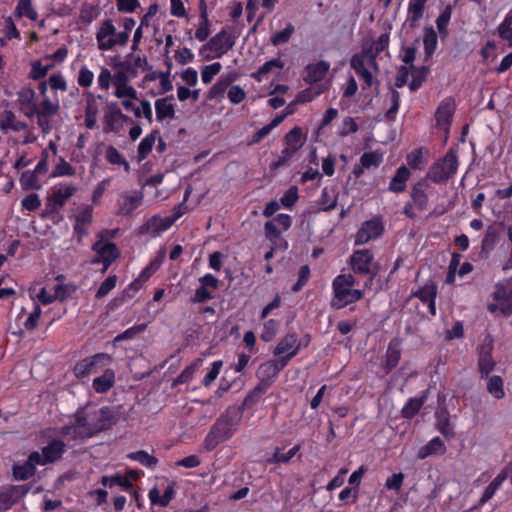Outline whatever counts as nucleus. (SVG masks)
<instances>
[{
	"mask_svg": "<svg viewBox=\"0 0 512 512\" xmlns=\"http://www.w3.org/2000/svg\"><path fill=\"white\" fill-rule=\"evenodd\" d=\"M355 277L351 273H341L332 281V299L330 306L339 310L364 297L366 289H354Z\"/></svg>",
	"mask_w": 512,
	"mask_h": 512,
	"instance_id": "1",
	"label": "nucleus"
},
{
	"mask_svg": "<svg viewBox=\"0 0 512 512\" xmlns=\"http://www.w3.org/2000/svg\"><path fill=\"white\" fill-rule=\"evenodd\" d=\"M459 167L458 148L450 147L446 154L436 160L428 169L426 176L418 180V187L425 186L428 181L434 184H445L457 174Z\"/></svg>",
	"mask_w": 512,
	"mask_h": 512,
	"instance_id": "2",
	"label": "nucleus"
},
{
	"mask_svg": "<svg viewBox=\"0 0 512 512\" xmlns=\"http://www.w3.org/2000/svg\"><path fill=\"white\" fill-rule=\"evenodd\" d=\"M240 422L237 413L231 415L229 411L222 414L212 425L204 440L206 450L212 451L219 444L230 439Z\"/></svg>",
	"mask_w": 512,
	"mask_h": 512,
	"instance_id": "3",
	"label": "nucleus"
},
{
	"mask_svg": "<svg viewBox=\"0 0 512 512\" xmlns=\"http://www.w3.org/2000/svg\"><path fill=\"white\" fill-rule=\"evenodd\" d=\"M348 264L356 275L368 276L364 282V289H371L373 281L379 272V266L374 262V254L370 249L354 250L349 257Z\"/></svg>",
	"mask_w": 512,
	"mask_h": 512,
	"instance_id": "4",
	"label": "nucleus"
},
{
	"mask_svg": "<svg viewBox=\"0 0 512 512\" xmlns=\"http://www.w3.org/2000/svg\"><path fill=\"white\" fill-rule=\"evenodd\" d=\"M236 38L235 35L228 33V31L223 28L200 48L199 54L207 61L221 58L234 47Z\"/></svg>",
	"mask_w": 512,
	"mask_h": 512,
	"instance_id": "5",
	"label": "nucleus"
},
{
	"mask_svg": "<svg viewBox=\"0 0 512 512\" xmlns=\"http://www.w3.org/2000/svg\"><path fill=\"white\" fill-rule=\"evenodd\" d=\"M129 37L130 35L127 32H116L111 19L104 20L96 32L98 49L101 51H110L117 45L125 46Z\"/></svg>",
	"mask_w": 512,
	"mask_h": 512,
	"instance_id": "6",
	"label": "nucleus"
},
{
	"mask_svg": "<svg viewBox=\"0 0 512 512\" xmlns=\"http://www.w3.org/2000/svg\"><path fill=\"white\" fill-rule=\"evenodd\" d=\"M292 225V218L288 214L280 213L274 217L273 220L267 221L264 224L265 237L272 243L276 249H288V242L281 236V231L277 226H280L283 231L290 229Z\"/></svg>",
	"mask_w": 512,
	"mask_h": 512,
	"instance_id": "7",
	"label": "nucleus"
},
{
	"mask_svg": "<svg viewBox=\"0 0 512 512\" xmlns=\"http://www.w3.org/2000/svg\"><path fill=\"white\" fill-rule=\"evenodd\" d=\"M120 419V415L114 408L109 406L101 407L92 413L90 432L86 433V437L90 438L98 433L107 431L115 426Z\"/></svg>",
	"mask_w": 512,
	"mask_h": 512,
	"instance_id": "8",
	"label": "nucleus"
},
{
	"mask_svg": "<svg viewBox=\"0 0 512 512\" xmlns=\"http://www.w3.org/2000/svg\"><path fill=\"white\" fill-rule=\"evenodd\" d=\"M112 362V357L107 353H96L92 356L79 360L73 368L74 375L82 379L91 373H97Z\"/></svg>",
	"mask_w": 512,
	"mask_h": 512,
	"instance_id": "9",
	"label": "nucleus"
},
{
	"mask_svg": "<svg viewBox=\"0 0 512 512\" xmlns=\"http://www.w3.org/2000/svg\"><path fill=\"white\" fill-rule=\"evenodd\" d=\"M384 232V223L381 216L377 215L364 221L355 235V245H363L379 238Z\"/></svg>",
	"mask_w": 512,
	"mask_h": 512,
	"instance_id": "10",
	"label": "nucleus"
},
{
	"mask_svg": "<svg viewBox=\"0 0 512 512\" xmlns=\"http://www.w3.org/2000/svg\"><path fill=\"white\" fill-rule=\"evenodd\" d=\"M103 120L104 131L106 133H119L124 123L132 121L129 116L121 111L117 102H109L106 104Z\"/></svg>",
	"mask_w": 512,
	"mask_h": 512,
	"instance_id": "11",
	"label": "nucleus"
},
{
	"mask_svg": "<svg viewBox=\"0 0 512 512\" xmlns=\"http://www.w3.org/2000/svg\"><path fill=\"white\" fill-rule=\"evenodd\" d=\"M491 298L501 305L502 315L510 316L512 314V278L497 282Z\"/></svg>",
	"mask_w": 512,
	"mask_h": 512,
	"instance_id": "12",
	"label": "nucleus"
},
{
	"mask_svg": "<svg viewBox=\"0 0 512 512\" xmlns=\"http://www.w3.org/2000/svg\"><path fill=\"white\" fill-rule=\"evenodd\" d=\"M287 366V364L277 359H270L262 363L257 372L256 376L259 379V384L264 388L269 389L274 380L278 377L279 373Z\"/></svg>",
	"mask_w": 512,
	"mask_h": 512,
	"instance_id": "13",
	"label": "nucleus"
},
{
	"mask_svg": "<svg viewBox=\"0 0 512 512\" xmlns=\"http://www.w3.org/2000/svg\"><path fill=\"white\" fill-rule=\"evenodd\" d=\"M92 250L97 253L92 260V264H105L110 267L120 257V251L114 242L96 241L92 245Z\"/></svg>",
	"mask_w": 512,
	"mask_h": 512,
	"instance_id": "14",
	"label": "nucleus"
},
{
	"mask_svg": "<svg viewBox=\"0 0 512 512\" xmlns=\"http://www.w3.org/2000/svg\"><path fill=\"white\" fill-rule=\"evenodd\" d=\"M456 104L452 97L444 98L438 105L435 112L436 126L443 129L446 133L449 132L452 118L455 113Z\"/></svg>",
	"mask_w": 512,
	"mask_h": 512,
	"instance_id": "15",
	"label": "nucleus"
},
{
	"mask_svg": "<svg viewBox=\"0 0 512 512\" xmlns=\"http://www.w3.org/2000/svg\"><path fill=\"white\" fill-rule=\"evenodd\" d=\"M143 193L141 191L124 192L117 200V212L119 216H130L142 204Z\"/></svg>",
	"mask_w": 512,
	"mask_h": 512,
	"instance_id": "16",
	"label": "nucleus"
},
{
	"mask_svg": "<svg viewBox=\"0 0 512 512\" xmlns=\"http://www.w3.org/2000/svg\"><path fill=\"white\" fill-rule=\"evenodd\" d=\"M298 354V346L296 344V333H287L280 339L273 350V355L278 356L287 365Z\"/></svg>",
	"mask_w": 512,
	"mask_h": 512,
	"instance_id": "17",
	"label": "nucleus"
},
{
	"mask_svg": "<svg viewBox=\"0 0 512 512\" xmlns=\"http://www.w3.org/2000/svg\"><path fill=\"white\" fill-rule=\"evenodd\" d=\"M307 141V134L303 131L302 127L295 126L283 137V150L295 156L296 153L305 145Z\"/></svg>",
	"mask_w": 512,
	"mask_h": 512,
	"instance_id": "18",
	"label": "nucleus"
},
{
	"mask_svg": "<svg viewBox=\"0 0 512 512\" xmlns=\"http://www.w3.org/2000/svg\"><path fill=\"white\" fill-rule=\"evenodd\" d=\"M173 220L169 218V216L161 217L156 214L150 217L141 227L140 233H150L152 237H158L163 232L167 231L173 225Z\"/></svg>",
	"mask_w": 512,
	"mask_h": 512,
	"instance_id": "19",
	"label": "nucleus"
},
{
	"mask_svg": "<svg viewBox=\"0 0 512 512\" xmlns=\"http://www.w3.org/2000/svg\"><path fill=\"white\" fill-rule=\"evenodd\" d=\"M93 221V208L89 205L85 206L75 216V223L73 225V233L77 237V241L80 243L88 234V229Z\"/></svg>",
	"mask_w": 512,
	"mask_h": 512,
	"instance_id": "20",
	"label": "nucleus"
},
{
	"mask_svg": "<svg viewBox=\"0 0 512 512\" xmlns=\"http://www.w3.org/2000/svg\"><path fill=\"white\" fill-rule=\"evenodd\" d=\"M76 192V187L68 184H60L53 188L52 194L48 197L49 205L52 210H57L64 206L66 201L71 198Z\"/></svg>",
	"mask_w": 512,
	"mask_h": 512,
	"instance_id": "21",
	"label": "nucleus"
},
{
	"mask_svg": "<svg viewBox=\"0 0 512 512\" xmlns=\"http://www.w3.org/2000/svg\"><path fill=\"white\" fill-rule=\"evenodd\" d=\"M436 428L443 435L446 440H450L455 436L454 425L450 421V413L448 409L443 406L436 410Z\"/></svg>",
	"mask_w": 512,
	"mask_h": 512,
	"instance_id": "22",
	"label": "nucleus"
},
{
	"mask_svg": "<svg viewBox=\"0 0 512 512\" xmlns=\"http://www.w3.org/2000/svg\"><path fill=\"white\" fill-rule=\"evenodd\" d=\"M67 451V445L61 439H52L46 446L41 448V452L44 454V460L48 464L59 461Z\"/></svg>",
	"mask_w": 512,
	"mask_h": 512,
	"instance_id": "23",
	"label": "nucleus"
},
{
	"mask_svg": "<svg viewBox=\"0 0 512 512\" xmlns=\"http://www.w3.org/2000/svg\"><path fill=\"white\" fill-rule=\"evenodd\" d=\"M329 67V63L325 61H319L315 64L307 65L305 68L306 75L304 76V81L308 84H313L323 80L329 70Z\"/></svg>",
	"mask_w": 512,
	"mask_h": 512,
	"instance_id": "24",
	"label": "nucleus"
},
{
	"mask_svg": "<svg viewBox=\"0 0 512 512\" xmlns=\"http://www.w3.org/2000/svg\"><path fill=\"white\" fill-rule=\"evenodd\" d=\"M174 100L173 95L159 98L155 101L156 119L159 122L164 121L167 118H174L175 116V105L171 103Z\"/></svg>",
	"mask_w": 512,
	"mask_h": 512,
	"instance_id": "25",
	"label": "nucleus"
},
{
	"mask_svg": "<svg viewBox=\"0 0 512 512\" xmlns=\"http://www.w3.org/2000/svg\"><path fill=\"white\" fill-rule=\"evenodd\" d=\"M235 81L232 73L223 74L217 82L208 90L206 94L207 100L222 98L227 88Z\"/></svg>",
	"mask_w": 512,
	"mask_h": 512,
	"instance_id": "26",
	"label": "nucleus"
},
{
	"mask_svg": "<svg viewBox=\"0 0 512 512\" xmlns=\"http://www.w3.org/2000/svg\"><path fill=\"white\" fill-rule=\"evenodd\" d=\"M446 450L447 448L444 441L436 436L426 445L418 449V459H424L429 456H441L446 453Z\"/></svg>",
	"mask_w": 512,
	"mask_h": 512,
	"instance_id": "27",
	"label": "nucleus"
},
{
	"mask_svg": "<svg viewBox=\"0 0 512 512\" xmlns=\"http://www.w3.org/2000/svg\"><path fill=\"white\" fill-rule=\"evenodd\" d=\"M437 295V286L435 284L425 285L418 288V300L423 304L427 305L428 312L432 315H436V304L435 299Z\"/></svg>",
	"mask_w": 512,
	"mask_h": 512,
	"instance_id": "28",
	"label": "nucleus"
},
{
	"mask_svg": "<svg viewBox=\"0 0 512 512\" xmlns=\"http://www.w3.org/2000/svg\"><path fill=\"white\" fill-rule=\"evenodd\" d=\"M115 384V372L111 368L105 369L103 374L93 379L92 387L96 393L105 394Z\"/></svg>",
	"mask_w": 512,
	"mask_h": 512,
	"instance_id": "29",
	"label": "nucleus"
},
{
	"mask_svg": "<svg viewBox=\"0 0 512 512\" xmlns=\"http://www.w3.org/2000/svg\"><path fill=\"white\" fill-rule=\"evenodd\" d=\"M410 175L411 172L406 166L399 167L389 183V191L394 193L403 192L406 189Z\"/></svg>",
	"mask_w": 512,
	"mask_h": 512,
	"instance_id": "30",
	"label": "nucleus"
},
{
	"mask_svg": "<svg viewBox=\"0 0 512 512\" xmlns=\"http://www.w3.org/2000/svg\"><path fill=\"white\" fill-rule=\"evenodd\" d=\"M423 46L424 60L427 61L433 56L438 46V35L432 26L424 29Z\"/></svg>",
	"mask_w": 512,
	"mask_h": 512,
	"instance_id": "31",
	"label": "nucleus"
},
{
	"mask_svg": "<svg viewBox=\"0 0 512 512\" xmlns=\"http://www.w3.org/2000/svg\"><path fill=\"white\" fill-rule=\"evenodd\" d=\"M200 23L195 32V38L198 41H205L210 34V21L207 13V6L204 0L200 1Z\"/></svg>",
	"mask_w": 512,
	"mask_h": 512,
	"instance_id": "32",
	"label": "nucleus"
},
{
	"mask_svg": "<svg viewBox=\"0 0 512 512\" xmlns=\"http://www.w3.org/2000/svg\"><path fill=\"white\" fill-rule=\"evenodd\" d=\"M411 76V80L409 82V88L411 91H416V68L411 69L406 65H402L398 71L395 78V86L398 88L403 87L408 83V78Z\"/></svg>",
	"mask_w": 512,
	"mask_h": 512,
	"instance_id": "33",
	"label": "nucleus"
},
{
	"mask_svg": "<svg viewBox=\"0 0 512 512\" xmlns=\"http://www.w3.org/2000/svg\"><path fill=\"white\" fill-rule=\"evenodd\" d=\"M126 458L131 461H136L139 464H141L142 466H144L145 468L150 469V470H154L159 463V460L157 457L150 455L145 450H138V451L130 452L126 455Z\"/></svg>",
	"mask_w": 512,
	"mask_h": 512,
	"instance_id": "34",
	"label": "nucleus"
},
{
	"mask_svg": "<svg viewBox=\"0 0 512 512\" xmlns=\"http://www.w3.org/2000/svg\"><path fill=\"white\" fill-rule=\"evenodd\" d=\"M289 113L290 112L282 113V114L275 116L270 123L264 125L261 129L256 131L252 136L251 143L252 144L260 143L274 128H276L278 125H280L284 121L285 117Z\"/></svg>",
	"mask_w": 512,
	"mask_h": 512,
	"instance_id": "35",
	"label": "nucleus"
},
{
	"mask_svg": "<svg viewBox=\"0 0 512 512\" xmlns=\"http://www.w3.org/2000/svg\"><path fill=\"white\" fill-rule=\"evenodd\" d=\"M159 133V130H153L140 141L137 150L139 162L145 160L151 153Z\"/></svg>",
	"mask_w": 512,
	"mask_h": 512,
	"instance_id": "36",
	"label": "nucleus"
},
{
	"mask_svg": "<svg viewBox=\"0 0 512 512\" xmlns=\"http://www.w3.org/2000/svg\"><path fill=\"white\" fill-rule=\"evenodd\" d=\"M389 45V33L381 34L369 48H364L369 51L370 54V65L376 66L377 56L383 52Z\"/></svg>",
	"mask_w": 512,
	"mask_h": 512,
	"instance_id": "37",
	"label": "nucleus"
},
{
	"mask_svg": "<svg viewBox=\"0 0 512 512\" xmlns=\"http://www.w3.org/2000/svg\"><path fill=\"white\" fill-rule=\"evenodd\" d=\"M401 352H400V344L397 339H393L389 345L386 352V361H385V367L387 371H391L394 369L400 360Z\"/></svg>",
	"mask_w": 512,
	"mask_h": 512,
	"instance_id": "38",
	"label": "nucleus"
},
{
	"mask_svg": "<svg viewBox=\"0 0 512 512\" xmlns=\"http://www.w3.org/2000/svg\"><path fill=\"white\" fill-rule=\"evenodd\" d=\"M101 484L105 487L112 488L114 486H120L125 491H130L133 489V484L129 481V478L116 473L111 476H103L101 478Z\"/></svg>",
	"mask_w": 512,
	"mask_h": 512,
	"instance_id": "39",
	"label": "nucleus"
},
{
	"mask_svg": "<svg viewBox=\"0 0 512 512\" xmlns=\"http://www.w3.org/2000/svg\"><path fill=\"white\" fill-rule=\"evenodd\" d=\"M496 366L491 350L481 351L478 358V369L482 378H487Z\"/></svg>",
	"mask_w": 512,
	"mask_h": 512,
	"instance_id": "40",
	"label": "nucleus"
},
{
	"mask_svg": "<svg viewBox=\"0 0 512 512\" xmlns=\"http://www.w3.org/2000/svg\"><path fill=\"white\" fill-rule=\"evenodd\" d=\"M278 0H248L246 4L247 19L251 21L255 16L256 11L261 6L266 12H271Z\"/></svg>",
	"mask_w": 512,
	"mask_h": 512,
	"instance_id": "41",
	"label": "nucleus"
},
{
	"mask_svg": "<svg viewBox=\"0 0 512 512\" xmlns=\"http://www.w3.org/2000/svg\"><path fill=\"white\" fill-rule=\"evenodd\" d=\"M36 469L25 461L22 464H15L12 468L13 478L17 481H26L35 475Z\"/></svg>",
	"mask_w": 512,
	"mask_h": 512,
	"instance_id": "42",
	"label": "nucleus"
},
{
	"mask_svg": "<svg viewBox=\"0 0 512 512\" xmlns=\"http://www.w3.org/2000/svg\"><path fill=\"white\" fill-rule=\"evenodd\" d=\"M366 62L370 64V54L369 51L363 49L360 53L354 54L350 59L351 68L356 72L359 76L366 70Z\"/></svg>",
	"mask_w": 512,
	"mask_h": 512,
	"instance_id": "43",
	"label": "nucleus"
},
{
	"mask_svg": "<svg viewBox=\"0 0 512 512\" xmlns=\"http://www.w3.org/2000/svg\"><path fill=\"white\" fill-rule=\"evenodd\" d=\"M487 390L496 399H502L505 396L504 382L501 376L493 375L487 377Z\"/></svg>",
	"mask_w": 512,
	"mask_h": 512,
	"instance_id": "44",
	"label": "nucleus"
},
{
	"mask_svg": "<svg viewBox=\"0 0 512 512\" xmlns=\"http://www.w3.org/2000/svg\"><path fill=\"white\" fill-rule=\"evenodd\" d=\"M499 241V232L494 226H489L482 239V251L489 253L494 250Z\"/></svg>",
	"mask_w": 512,
	"mask_h": 512,
	"instance_id": "45",
	"label": "nucleus"
},
{
	"mask_svg": "<svg viewBox=\"0 0 512 512\" xmlns=\"http://www.w3.org/2000/svg\"><path fill=\"white\" fill-rule=\"evenodd\" d=\"M300 449L301 445L297 444L286 453H282L281 448L276 447L270 458V462L275 464H286L300 451Z\"/></svg>",
	"mask_w": 512,
	"mask_h": 512,
	"instance_id": "46",
	"label": "nucleus"
},
{
	"mask_svg": "<svg viewBox=\"0 0 512 512\" xmlns=\"http://www.w3.org/2000/svg\"><path fill=\"white\" fill-rule=\"evenodd\" d=\"M284 67V62L279 59H271L269 61H266L262 66L259 67V69L253 73V78L257 81H261L262 77L265 76L268 73H271L274 69L281 70Z\"/></svg>",
	"mask_w": 512,
	"mask_h": 512,
	"instance_id": "47",
	"label": "nucleus"
},
{
	"mask_svg": "<svg viewBox=\"0 0 512 512\" xmlns=\"http://www.w3.org/2000/svg\"><path fill=\"white\" fill-rule=\"evenodd\" d=\"M105 158L107 162L113 165L124 166L126 171H129L130 165L124 156L112 145L108 146L105 151Z\"/></svg>",
	"mask_w": 512,
	"mask_h": 512,
	"instance_id": "48",
	"label": "nucleus"
},
{
	"mask_svg": "<svg viewBox=\"0 0 512 512\" xmlns=\"http://www.w3.org/2000/svg\"><path fill=\"white\" fill-rule=\"evenodd\" d=\"M15 12L19 17H26L35 21L38 17L37 12L32 6V0H18Z\"/></svg>",
	"mask_w": 512,
	"mask_h": 512,
	"instance_id": "49",
	"label": "nucleus"
},
{
	"mask_svg": "<svg viewBox=\"0 0 512 512\" xmlns=\"http://www.w3.org/2000/svg\"><path fill=\"white\" fill-rule=\"evenodd\" d=\"M20 183L22 188L25 190H39L41 189V183L38 179V174L33 172L32 170L24 171L20 177Z\"/></svg>",
	"mask_w": 512,
	"mask_h": 512,
	"instance_id": "50",
	"label": "nucleus"
},
{
	"mask_svg": "<svg viewBox=\"0 0 512 512\" xmlns=\"http://www.w3.org/2000/svg\"><path fill=\"white\" fill-rule=\"evenodd\" d=\"M295 31L294 25L292 23H288L286 27L278 32H275L270 39V42L274 46H279L281 44L287 43L291 36Z\"/></svg>",
	"mask_w": 512,
	"mask_h": 512,
	"instance_id": "51",
	"label": "nucleus"
},
{
	"mask_svg": "<svg viewBox=\"0 0 512 512\" xmlns=\"http://www.w3.org/2000/svg\"><path fill=\"white\" fill-rule=\"evenodd\" d=\"M382 154L377 151L365 152L360 157V164L369 169L371 167H378L382 163Z\"/></svg>",
	"mask_w": 512,
	"mask_h": 512,
	"instance_id": "52",
	"label": "nucleus"
},
{
	"mask_svg": "<svg viewBox=\"0 0 512 512\" xmlns=\"http://www.w3.org/2000/svg\"><path fill=\"white\" fill-rule=\"evenodd\" d=\"M75 168L68 163L63 157L59 158V162L55 165L51 177L73 176Z\"/></svg>",
	"mask_w": 512,
	"mask_h": 512,
	"instance_id": "53",
	"label": "nucleus"
},
{
	"mask_svg": "<svg viewBox=\"0 0 512 512\" xmlns=\"http://www.w3.org/2000/svg\"><path fill=\"white\" fill-rule=\"evenodd\" d=\"M498 34L501 39L508 41L512 47V14H507L498 27Z\"/></svg>",
	"mask_w": 512,
	"mask_h": 512,
	"instance_id": "54",
	"label": "nucleus"
},
{
	"mask_svg": "<svg viewBox=\"0 0 512 512\" xmlns=\"http://www.w3.org/2000/svg\"><path fill=\"white\" fill-rule=\"evenodd\" d=\"M222 65L220 62H214L206 65L201 70V80L204 84L212 82L213 78L221 71Z\"/></svg>",
	"mask_w": 512,
	"mask_h": 512,
	"instance_id": "55",
	"label": "nucleus"
},
{
	"mask_svg": "<svg viewBox=\"0 0 512 512\" xmlns=\"http://www.w3.org/2000/svg\"><path fill=\"white\" fill-rule=\"evenodd\" d=\"M5 489L13 505L26 496L30 490L28 485H9Z\"/></svg>",
	"mask_w": 512,
	"mask_h": 512,
	"instance_id": "56",
	"label": "nucleus"
},
{
	"mask_svg": "<svg viewBox=\"0 0 512 512\" xmlns=\"http://www.w3.org/2000/svg\"><path fill=\"white\" fill-rule=\"evenodd\" d=\"M52 64L49 65H42L40 60L33 61L31 63V71L29 73V78L32 80H40L44 78L48 71L52 68Z\"/></svg>",
	"mask_w": 512,
	"mask_h": 512,
	"instance_id": "57",
	"label": "nucleus"
},
{
	"mask_svg": "<svg viewBox=\"0 0 512 512\" xmlns=\"http://www.w3.org/2000/svg\"><path fill=\"white\" fill-rule=\"evenodd\" d=\"M117 284V276L116 275H109L99 286L95 293L96 299H101L109 294L111 290H113L116 287Z\"/></svg>",
	"mask_w": 512,
	"mask_h": 512,
	"instance_id": "58",
	"label": "nucleus"
},
{
	"mask_svg": "<svg viewBox=\"0 0 512 512\" xmlns=\"http://www.w3.org/2000/svg\"><path fill=\"white\" fill-rule=\"evenodd\" d=\"M58 109V104H54L49 98H45L40 102L39 108L36 107L35 114H37V116L50 117L55 115Z\"/></svg>",
	"mask_w": 512,
	"mask_h": 512,
	"instance_id": "59",
	"label": "nucleus"
},
{
	"mask_svg": "<svg viewBox=\"0 0 512 512\" xmlns=\"http://www.w3.org/2000/svg\"><path fill=\"white\" fill-rule=\"evenodd\" d=\"M42 314V309L39 304L34 303L33 304V310L28 316V318L23 323V326L26 330L32 331L37 328L39 324V320Z\"/></svg>",
	"mask_w": 512,
	"mask_h": 512,
	"instance_id": "60",
	"label": "nucleus"
},
{
	"mask_svg": "<svg viewBox=\"0 0 512 512\" xmlns=\"http://www.w3.org/2000/svg\"><path fill=\"white\" fill-rule=\"evenodd\" d=\"M35 92L31 88L23 89L19 92V99L22 104L30 106L31 110L26 115L32 117L36 112V104L34 103Z\"/></svg>",
	"mask_w": 512,
	"mask_h": 512,
	"instance_id": "61",
	"label": "nucleus"
},
{
	"mask_svg": "<svg viewBox=\"0 0 512 512\" xmlns=\"http://www.w3.org/2000/svg\"><path fill=\"white\" fill-rule=\"evenodd\" d=\"M279 322L275 319L267 320L263 325V331L261 334V339L265 342L271 341L278 330Z\"/></svg>",
	"mask_w": 512,
	"mask_h": 512,
	"instance_id": "62",
	"label": "nucleus"
},
{
	"mask_svg": "<svg viewBox=\"0 0 512 512\" xmlns=\"http://www.w3.org/2000/svg\"><path fill=\"white\" fill-rule=\"evenodd\" d=\"M223 366V362L221 360L214 361L211 365L210 370L204 376L202 380V384L205 387H209L218 377L220 370Z\"/></svg>",
	"mask_w": 512,
	"mask_h": 512,
	"instance_id": "63",
	"label": "nucleus"
},
{
	"mask_svg": "<svg viewBox=\"0 0 512 512\" xmlns=\"http://www.w3.org/2000/svg\"><path fill=\"white\" fill-rule=\"evenodd\" d=\"M21 206L27 211H36L41 206L39 195L36 193L28 194L21 200Z\"/></svg>",
	"mask_w": 512,
	"mask_h": 512,
	"instance_id": "64",
	"label": "nucleus"
}]
</instances>
